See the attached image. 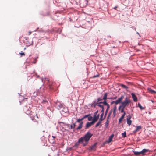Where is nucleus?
I'll return each mask as SVG.
<instances>
[{
  "label": "nucleus",
  "instance_id": "nucleus-21",
  "mask_svg": "<svg viewBox=\"0 0 156 156\" xmlns=\"http://www.w3.org/2000/svg\"><path fill=\"white\" fill-rule=\"evenodd\" d=\"M121 86L122 88H125L126 90L128 88V87H127L123 84H121Z\"/></svg>",
  "mask_w": 156,
  "mask_h": 156
},
{
  "label": "nucleus",
  "instance_id": "nucleus-56",
  "mask_svg": "<svg viewBox=\"0 0 156 156\" xmlns=\"http://www.w3.org/2000/svg\"><path fill=\"white\" fill-rule=\"evenodd\" d=\"M151 102H153V103H154V101H153L152 100H151Z\"/></svg>",
  "mask_w": 156,
  "mask_h": 156
},
{
  "label": "nucleus",
  "instance_id": "nucleus-53",
  "mask_svg": "<svg viewBox=\"0 0 156 156\" xmlns=\"http://www.w3.org/2000/svg\"><path fill=\"white\" fill-rule=\"evenodd\" d=\"M137 34H138L139 35V37H140V35L139 34L138 32H137Z\"/></svg>",
  "mask_w": 156,
  "mask_h": 156
},
{
  "label": "nucleus",
  "instance_id": "nucleus-16",
  "mask_svg": "<svg viewBox=\"0 0 156 156\" xmlns=\"http://www.w3.org/2000/svg\"><path fill=\"white\" fill-rule=\"evenodd\" d=\"M97 144V143H96L94 144L90 148V149L91 150H93L94 151L95 150V147L96 146V145Z\"/></svg>",
  "mask_w": 156,
  "mask_h": 156
},
{
  "label": "nucleus",
  "instance_id": "nucleus-28",
  "mask_svg": "<svg viewBox=\"0 0 156 156\" xmlns=\"http://www.w3.org/2000/svg\"><path fill=\"white\" fill-rule=\"evenodd\" d=\"M92 122H91V123L93 125L95 123V122H97V121H96L94 119H92Z\"/></svg>",
  "mask_w": 156,
  "mask_h": 156
},
{
  "label": "nucleus",
  "instance_id": "nucleus-24",
  "mask_svg": "<svg viewBox=\"0 0 156 156\" xmlns=\"http://www.w3.org/2000/svg\"><path fill=\"white\" fill-rule=\"evenodd\" d=\"M93 117L92 116H89L88 117V119L89 121H91L92 120Z\"/></svg>",
  "mask_w": 156,
  "mask_h": 156
},
{
  "label": "nucleus",
  "instance_id": "nucleus-32",
  "mask_svg": "<svg viewBox=\"0 0 156 156\" xmlns=\"http://www.w3.org/2000/svg\"><path fill=\"white\" fill-rule=\"evenodd\" d=\"M100 76V75L99 74H98L97 75H95L93 77H92V78H95L97 77H99Z\"/></svg>",
  "mask_w": 156,
  "mask_h": 156
},
{
  "label": "nucleus",
  "instance_id": "nucleus-4",
  "mask_svg": "<svg viewBox=\"0 0 156 156\" xmlns=\"http://www.w3.org/2000/svg\"><path fill=\"white\" fill-rule=\"evenodd\" d=\"M76 122L79 123L80 122V124L78 127L76 129L77 130H80L83 127V122L81 121L80 119H77Z\"/></svg>",
  "mask_w": 156,
  "mask_h": 156
},
{
  "label": "nucleus",
  "instance_id": "nucleus-49",
  "mask_svg": "<svg viewBox=\"0 0 156 156\" xmlns=\"http://www.w3.org/2000/svg\"><path fill=\"white\" fill-rule=\"evenodd\" d=\"M99 114H98L97 115H96V117H98V118L99 119Z\"/></svg>",
  "mask_w": 156,
  "mask_h": 156
},
{
  "label": "nucleus",
  "instance_id": "nucleus-14",
  "mask_svg": "<svg viewBox=\"0 0 156 156\" xmlns=\"http://www.w3.org/2000/svg\"><path fill=\"white\" fill-rule=\"evenodd\" d=\"M114 136V135L113 134H112L109 138V140L108 141V142L109 143L111 142L112 140V138Z\"/></svg>",
  "mask_w": 156,
  "mask_h": 156
},
{
  "label": "nucleus",
  "instance_id": "nucleus-37",
  "mask_svg": "<svg viewBox=\"0 0 156 156\" xmlns=\"http://www.w3.org/2000/svg\"><path fill=\"white\" fill-rule=\"evenodd\" d=\"M20 54L21 55V56H22L23 55H25V54L24 53H23V52L20 53Z\"/></svg>",
  "mask_w": 156,
  "mask_h": 156
},
{
  "label": "nucleus",
  "instance_id": "nucleus-22",
  "mask_svg": "<svg viewBox=\"0 0 156 156\" xmlns=\"http://www.w3.org/2000/svg\"><path fill=\"white\" fill-rule=\"evenodd\" d=\"M83 2L85 3V5H84L83 6H85L87 4V3H88V0H84V1Z\"/></svg>",
  "mask_w": 156,
  "mask_h": 156
},
{
  "label": "nucleus",
  "instance_id": "nucleus-13",
  "mask_svg": "<svg viewBox=\"0 0 156 156\" xmlns=\"http://www.w3.org/2000/svg\"><path fill=\"white\" fill-rule=\"evenodd\" d=\"M100 103H103L104 105H107V107H110V105L107 102L106 100H104L103 102H100Z\"/></svg>",
  "mask_w": 156,
  "mask_h": 156
},
{
  "label": "nucleus",
  "instance_id": "nucleus-5",
  "mask_svg": "<svg viewBox=\"0 0 156 156\" xmlns=\"http://www.w3.org/2000/svg\"><path fill=\"white\" fill-rule=\"evenodd\" d=\"M149 151V150L147 149H144L140 152L137 151V155L142 154L143 155L145 154V153Z\"/></svg>",
  "mask_w": 156,
  "mask_h": 156
},
{
  "label": "nucleus",
  "instance_id": "nucleus-41",
  "mask_svg": "<svg viewBox=\"0 0 156 156\" xmlns=\"http://www.w3.org/2000/svg\"><path fill=\"white\" fill-rule=\"evenodd\" d=\"M37 62V60L36 58L34 59V63H36Z\"/></svg>",
  "mask_w": 156,
  "mask_h": 156
},
{
  "label": "nucleus",
  "instance_id": "nucleus-55",
  "mask_svg": "<svg viewBox=\"0 0 156 156\" xmlns=\"http://www.w3.org/2000/svg\"><path fill=\"white\" fill-rule=\"evenodd\" d=\"M52 137L54 138H55V137H56L55 136H52Z\"/></svg>",
  "mask_w": 156,
  "mask_h": 156
},
{
  "label": "nucleus",
  "instance_id": "nucleus-23",
  "mask_svg": "<svg viewBox=\"0 0 156 156\" xmlns=\"http://www.w3.org/2000/svg\"><path fill=\"white\" fill-rule=\"evenodd\" d=\"M122 136L123 137H126V133L125 131L124 132V133H122Z\"/></svg>",
  "mask_w": 156,
  "mask_h": 156
},
{
  "label": "nucleus",
  "instance_id": "nucleus-19",
  "mask_svg": "<svg viewBox=\"0 0 156 156\" xmlns=\"http://www.w3.org/2000/svg\"><path fill=\"white\" fill-rule=\"evenodd\" d=\"M116 109V106H115V107H114V110L113 111V114L114 116H115V115Z\"/></svg>",
  "mask_w": 156,
  "mask_h": 156
},
{
  "label": "nucleus",
  "instance_id": "nucleus-6",
  "mask_svg": "<svg viewBox=\"0 0 156 156\" xmlns=\"http://www.w3.org/2000/svg\"><path fill=\"white\" fill-rule=\"evenodd\" d=\"M123 98H124L123 96L122 95L121 96V97H120V98H119V99L118 100H117L116 101H115V105H117L118 104L120 103L121 102L122 100L123 99Z\"/></svg>",
  "mask_w": 156,
  "mask_h": 156
},
{
  "label": "nucleus",
  "instance_id": "nucleus-54",
  "mask_svg": "<svg viewBox=\"0 0 156 156\" xmlns=\"http://www.w3.org/2000/svg\"><path fill=\"white\" fill-rule=\"evenodd\" d=\"M68 127H69V124H67L66 125Z\"/></svg>",
  "mask_w": 156,
  "mask_h": 156
},
{
  "label": "nucleus",
  "instance_id": "nucleus-58",
  "mask_svg": "<svg viewBox=\"0 0 156 156\" xmlns=\"http://www.w3.org/2000/svg\"><path fill=\"white\" fill-rule=\"evenodd\" d=\"M137 52L138 51V50L137 49Z\"/></svg>",
  "mask_w": 156,
  "mask_h": 156
},
{
  "label": "nucleus",
  "instance_id": "nucleus-50",
  "mask_svg": "<svg viewBox=\"0 0 156 156\" xmlns=\"http://www.w3.org/2000/svg\"><path fill=\"white\" fill-rule=\"evenodd\" d=\"M80 119L81 121H82L84 119V118H83V117L81 119Z\"/></svg>",
  "mask_w": 156,
  "mask_h": 156
},
{
  "label": "nucleus",
  "instance_id": "nucleus-1",
  "mask_svg": "<svg viewBox=\"0 0 156 156\" xmlns=\"http://www.w3.org/2000/svg\"><path fill=\"white\" fill-rule=\"evenodd\" d=\"M92 135V134L90 133L89 132H88L84 136L81 137L79 139L78 143H81L84 141L87 142Z\"/></svg>",
  "mask_w": 156,
  "mask_h": 156
},
{
  "label": "nucleus",
  "instance_id": "nucleus-48",
  "mask_svg": "<svg viewBox=\"0 0 156 156\" xmlns=\"http://www.w3.org/2000/svg\"><path fill=\"white\" fill-rule=\"evenodd\" d=\"M118 8V6H115V7H114V9H115L116 10V9Z\"/></svg>",
  "mask_w": 156,
  "mask_h": 156
},
{
  "label": "nucleus",
  "instance_id": "nucleus-43",
  "mask_svg": "<svg viewBox=\"0 0 156 156\" xmlns=\"http://www.w3.org/2000/svg\"><path fill=\"white\" fill-rule=\"evenodd\" d=\"M79 143H78V142L76 143V144H75V146H78V145H79Z\"/></svg>",
  "mask_w": 156,
  "mask_h": 156
},
{
  "label": "nucleus",
  "instance_id": "nucleus-35",
  "mask_svg": "<svg viewBox=\"0 0 156 156\" xmlns=\"http://www.w3.org/2000/svg\"><path fill=\"white\" fill-rule=\"evenodd\" d=\"M117 98V96L114 97H112V98H111V99L112 100H115Z\"/></svg>",
  "mask_w": 156,
  "mask_h": 156
},
{
  "label": "nucleus",
  "instance_id": "nucleus-34",
  "mask_svg": "<svg viewBox=\"0 0 156 156\" xmlns=\"http://www.w3.org/2000/svg\"><path fill=\"white\" fill-rule=\"evenodd\" d=\"M101 103H100V102H99V103H98V105L101 107V108H102L103 106V105H100V104H101Z\"/></svg>",
  "mask_w": 156,
  "mask_h": 156
},
{
  "label": "nucleus",
  "instance_id": "nucleus-46",
  "mask_svg": "<svg viewBox=\"0 0 156 156\" xmlns=\"http://www.w3.org/2000/svg\"><path fill=\"white\" fill-rule=\"evenodd\" d=\"M76 123H74L73 124V127H74V128H75V126H76Z\"/></svg>",
  "mask_w": 156,
  "mask_h": 156
},
{
  "label": "nucleus",
  "instance_id": "nucleus-52",
  "mask_svg": "<svg viewBox=\"0 0 156 156\" xmlns=\"http://www.w3.org/2000/svg\"><path fill=\"white\" fill-rule=\"evenodd\" d=\"M102 108V110H104V108L103 106L102 108Z\"/></svg>",
  "mask_w": 156,
  "mask_h": 156
},
{
  "label": "nucleus",
  "instance_id": "nucleus-38",
  "mask_svg": "<svg viewBox=\"0 0 156 156\" xmlns=\"http://www.w3.org/2000/svg\"><path fill=\"white\" fill-rule=\"evenodd\" d=\"M74 128H74V127H73V125H71L70 126V129H74Z\"/></svg>",
  "mask_w": 156,
  "mask_h": 156
},
{
  "label": "nucleus",
  "instance_id": "nucleus-57",
  "mask_svg": "<svg viewBox=\"0 0 156 156\" xmlns=\"http://www.w3.org/2000/svg\"><path fill=\"white\" fill-rule=\"evenodd\" d=\"M108 98L109 99H111V98Z\"/></svg>",
  "mask_w": 156,
  "mask_h": 156
},
{
  "label": "nucleus",
  "instance_id": "nucleus-44",
  "mask_svg": "<svg viewBox=\"0 0 156 156\" xmlns=\"http://www.w3.org/2000/svg\"><path fill=\"white\" fill-rule=\"evenodd\" d=\"M31 33V32L30 31H29L28 32V35H30Z\"/></svg>",
  "mask_w": 156,
  "mask_h": 156
},
{
  "label": "nucleus",
  "instance_id": "nucleus-15",
  "mask_svg": "<svg viewBox=\"0 0 156 156\" xmlns=\"http://www.w3.org/2000/svg\"><path fill=\"white\" fill-rule=\"evenodd\" d=\"M148 90L151 93H155L156 92L154 90H153L151 88H147Z\"/></svg>",
  "mask_w": 156,
  "mask_h": 156
},
{
  "label": "nucleus",
  "instance_id": "nucleus-12",
  "mask_svg": "<svg viewBox=\"0 0 156 156\" xmlns=\"http://www.w3.org/2000/svg\"><path fill=\"white\" fill-rule=\"evenodd\" d=\"M138 107L141 110H142L145 109V107H143L139 103H138Z\"/></svg>",
  "mask_w": 156,
  "mask_h": 156
},
{
  "label": "nucleus",
  "instance_id": "nucleus-3",
  "mask_svg": "<svg viewBox=\"0 0 156 156\" xmlns=\"http://www.w3.org/2000/svg\"><path fill=\"white\" fill-rule=\"evenodd\" d=\"M130 102V101L126 97L125 98V101L122 103L121 105L119 107V108H125L126 106L128 105Z\"/></svg>",
  "mask_w": 156,
  "mask_h": 156
},
{
  "label": "nucleus",
  "instance_id": "nucleus-30",
  "mask_svg": "<svg viewBox=\"0 0 156 156\" xmlns=\"http://www.w3.org/2000/svg\"><path fill=\"white\" fill-rule=\"evenodd\" d=\"M90 114H88V115H84V116H83V118L84 119H85L86 118H88V116H90Z\"/></svg>",
  "mask_w": 156,
  "mask_h": 156
},
{
  "label": "nucleus",
  "instance_id": "nucleus-36",
  "mask_svg": "<svg viewBox=\"0 0 156 156\" xmlns=\"http://www.w3.org/2000/svg\"><path fill=\"white\" fill-rule=\"evenodd\" d=\"M98 111H97L96 112H95L94 115V116H96L97 114V113H98Z\"/></svg>",
  "mask_w": 156,
  "mask_h": 156
},
{
  "label": "nucleus",
  "instance_id": "nucleus-42",
  "mask_svg": "<svg viewBox=\"0 0 156 156\" xmlns=\"http://www.w3.org/2000/svg\"><path fill=\"white\" fill-rule=\"evenodd\" d=\"M35 122H36V126H37L38 125V122L37 121H35Z\"/></svg>",
  "mask_w": 156,
  "mask_h": 156
},
{
  "label": "nucleus",
  "instance_id": "nucleus-40",
  "mask_svg": "<svg viewBox=\"0 0 156 156\" xmlns=\"http://www.w3.org/2000/svg\"><path fill=\"white\" fill-rule=\"evenodd\" d=\"M124 108H122V109L121 111V112H124V113L125 112H124Z\"/></svg>",
  "mask_w": 156,
  "mask_h": 156
},
{
  "label": "nucleus",
  "instance_id": "nucleus-45",
  "mask_svg": "<svg viewBox=\"0 0 156 156\" xmlns=\"http://www.w3.org/2000/svg\"><path fill=\"white\" fill-rule=\"evenodd\" d=\"M113 104H115V101H113L111 102V105H112Z\"/></svg>",
  "mask_w": 156,
  "mask_h": 156
},
{
  "label": "nucleus",
  "instance_id": "nucleus-39",
  "mask_svg": "<svg viewBox=\"0 0 156 156\" xmlns=\"http://www.w3.org/2000/svg\"><path fill=\"white\" fill-rule=\"evenodd\" d=\"M103 99H101L100 98H98V102H99V101L102 100Z\"/></svg>",
  "mask_w": 156,
  "mask_h": 156
},
{
  "label": "nucleus",
  "instance_id": "nucleus-20",
  "mask_svg": "<svg viewBox=\"0 0 156 156\" xmlns=\"http://www.w3.org/2000/svg\"><path fill=\"white\" fill-rule=\"evenodd\" d=\"M42 104H45V105H47L48 103V101L47 100H43L41 102Z\"/></svg>",
  "mask_w": 156,
  "mask_h": 156
},
{
  "label": "nucleus",
  "instance_id": "nucleus-33",
  "mask_svg": "<svg viewBox=\"0 0 156 156\" xmlns=\"http://www.w3.org/2000/svg\"><path fill=\"white\" fill-rule=\"evenodd\" d=\"M112 109H111L110 110V112L109 113V114L108 115V118L111 115L112 113Z\"/></svg>",
  "mask_w": 156,
  "mask_h": 156
},
{
  "label": "nucleus",
  "instance_id": "nucleus-29",
  "mask_svg": "<svg viewBox=\"0 0 156 156\" xmlns=\"http://www.w3.org/2000/svg\"><path fill=\"white\" fill-rule=\"evenodd\" d=\"M92 122H91V123L93 125L95 123V122H97V121H96L94 119H92Z\"/></svg>",
  "mask_w": 156,
  "mask_h": 156
},
{
  "label": "nucleus",
  "instance_id": "nucleus-18",
  "mask_svg": "<svg viewBox=\"0 0 156 156\" xmlns=\"http://www.w3.org/2000/svg\"><path fill=\"white\" fill-rule=\"evenodd\" d=\"M107 97V93H106L105 94L103 98V99L104 100H106Z\"/></svg>",
  "mask_w": 156,
  "mask_h": 156
},
{
  "label": "nucleus",
  "instance_id": "nucleus-25",
  "mask_svg": "<svg viewBox=\"0 0 156 156\" xmlns=\"http://www.w3.org/2000/svg\"><path fill=\"white\" fill-rule=\"evenodd\" d=\"M107 119H107V121H106V122H105V126H106V127H107V126H108V124L109 123V121H108V118H107Z\"/></svg>",
  "mask_w": 156,
  "mask_h": 156
},
{
  "label": "nucleus",
  "instance_id": "nucleus-26",
  "mask_svg": "<svg viewBox=\"0 0 156 156\" xmlns=\"http://www.w3.org/2000/svg\"><path fill=\"white\" fill-rule=\"evenodd\" d=\"M110 108V107H108L107 108V109L106 110V111H105V116H106V115H107V114L108 113V110L109 109V108Z\"/></svg>",
  "mask_w": 156,
  "mask_h": 156
},
{
  "label": "nucleus",
  "instance_id": "nucleus-9",
  "mask_svg": "<svg viewBox=\"0 0 156 156\" xmlns=\"http://www.w3.org/2000/svg\"><path fill=\"white\" fill-rule=\"evenodd\" d=\"M92 124L91 122H87L86 125V129L89 128V127L92 125Z\"/></svg>",
  "mask_w": 156,
  "mask_h": 156
},
{
  "label": "nucleus",
  "instance_id": "nucleus-7",
  "mask_svg": "<svg viewBox=\"0 0 156 156\" xmlns=\"http://www.w3.org/2000/svg\"><path fill=\"white\" fill-rule=\"evenodd\" d=\"M131 117L130 116H129L127 117L126 119H127V124L130 126L131 124V121L130 120Z\"/></svg>",
  "mask_w": 156,
  "mask_h": 156
},
{
  "label": "nucleus",
  "instance_id": "nucleus-51",
  "mask_svg": "<svg viewBox=\"0 0 156 156\" xmlns=\"http://www.w3.org/2000/svg\"><path fill=\"white\" fill-rule=\"evenodd\" d=\"M134 152V154H135V155H136V152L135 151V152Z\"/></svg>",
  "mask_w": 156,
  "mask_h": 156
},
{
  "label": "nucleus",
  "instance_id": "nucleus-8",
  "mask_svg": "<svg viewBox=\"0 0 156 156\" xmlns=\"http://www.w3.org/2000/svg\"><path fill=\"white\" fill-rule=\"evenodd\" d=\"M126 113L124 112V114L122 115L121 116V117H120V118L119 119V122L120 123L121 122L123 121L125 116V115Z\"/></svg>",
  "mask_w": 156,
  "mask_h": 156
},
{
  "label": "nucleus",
  "instance_id": "nucleus-31",
  "mask_svg": "<svg viewBox=\"0 0 156 156\" xmlns=\"http://www.w3.org/2000/svg\"><path fill=\"white\" fill-rule=\"evenodd\" d=\"M95 120L97 121H98V117H96V116H94L93 118Z\"/></svg>",
  "mask_w": 156,
  "mask_h": 156
},
{
  "label": "nucleus",
  "instance_id": "nucleus-27",
  "mask_svg": "<svg viewBox=\"0 0 156 156\" xmlns=\"http://www.w3.org/2000/svg\"><path fill=\"white\" fill-rule=\"evenodd\" d=\"M142 128L141 126H137V132L140 129Z\"/></svg>",
  "mask_w": 156,
  "mask_h": 156
},
{
  "label": "nucleus",
  "instance_id": "nucleus-11",
  "mask_svg": "<svg viewBox=\"0 0 156 156\" xmlns=\"http://www.w3.org/2000/svg\"><path fill=\"white\" fill-rule=\"evenodd\" d=\"M132 95V97L134 101H136V97L135 94L133 93H132L131 94Z\"/></svg>",
  "mask_w": 156,
  "mask_h": 156
},
{
  "label": "nucleus",
  "instance_id": "nucleus-17",
  "mask_svg": "<svg viewBox=\"0 0 156 156\" xmlns=\"http://www.w3.org/2000/svg\"><path fill=\"white\" fill-rule=\"evenodd\" d=\"M104 114H101L100 116V118L99 120L102 121L105 118L106 116L105 115L104 117L103 118V116Z\"/></svg>",
  "mask_w": 156,
  "mask_h": 156
},
{
  "label": "nucleus",
  "instance_id": "nucleus-2",
  "mask_svg": "<svg viewBox=\"0 0 156 156\" xmlns=\"http://www.w3.org/2000/svg\"><path fill=\"white\" fill-rule=\"evenodd\" d=\"M41 80L42 81L46 82L47 84L48 85L49 88L51 90H53V86L55 84V83L54 82H51L49 81V80L48 78H42Z\"/></svg>",
  "mask_w": 156,
  "mask_h": 156
},
{
  "label": "nucleus",
  "instance_id": "nucleus-10",
  "mask_svg": "<svg viewBox=\"0 0 156 156\" xmlns=\"http://www.w3.org/2000/svg\"><path fill=\"white\" fill-rule=\"evenodd\" d=\"M101 123L102 121L99 120L98 122L96 124L95 126V127H97L98 126H100V127H101L102 126Z\"/></svg>",
  "mask_w": 156,
  "mask_h": 156
},
{
  "label": "nucleus",
  "instance_id": "nucleus-47",
  "mask_svg": "<svg viewBox=\"0 0 156 156\" xmlns=\"http://www.w3.org/2000/svg\"><path fill=\"white\" fill-rule=\"evenodd\" d=\"M104 110H101V112H102V114H104Z\"/></svg>",
  "mask_w": 156,
  "mask_h": 156
}]
</instances>
